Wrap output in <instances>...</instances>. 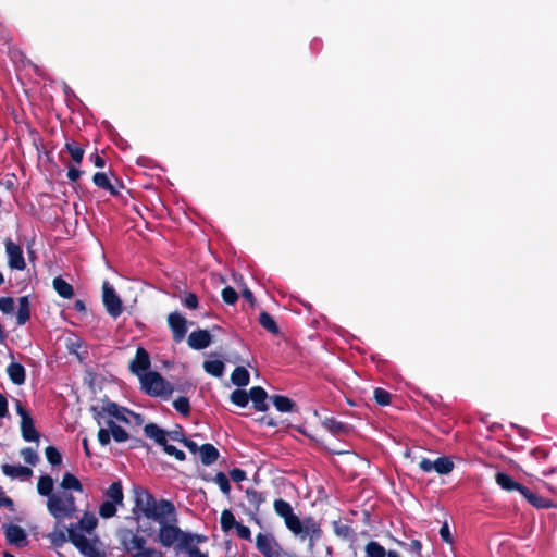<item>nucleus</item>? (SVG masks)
Wrapping results in <instances>:
<instances>
[{
    "label": "nucleus",
    "mask_w": 557,
    "mask_h": 557,
    "mask_svg": "<svg viewBox=\"0 0 557 557\" xmlns=\"http://www.w3.org/2000/svg\"><path fill=\"white\" fill-rule=\"evenodd\" d=\"M133 493L134 507L132 512L137 521L145 518L161 522L164 517H173L174 522H176L175 506L171 500L160 499L158 502L147 488L139 485L134 486Z\"/></svg>",
    "instance_id": "f257e3e1"
},
{
    "label": "nucleus",
    "mask_w": 557,
    "mask_h": 557,
    "mask_svg": "<svg viewBox=\"0 0 557 557\" xmlns=\"http://www.w3.org/2000/svg\"><path fill=\"white\" fill-rule=\"evenodd\" d=\"M141 389L149 396L168 399L174 388L159 372L150 371L139 377Z\"/></svg>",
    "instance_id": "f03ea898"
},
{
    "label": "nucleus",
    "mask_w": 557,
    "mask_h": 557,
    "mask_svg": "<svg viewBox=\"0 0 557 557\" xmlns=\"http://www.w3.org/2000/svg\"><path fill=\"white\" fill-rule=\"evenodd\" d=\"M169 520H173V517H164L161 522H158L160 525L158 533V541L163 547H172L176 554H180V545L185 535V531H183L180 527L174 523H169Z\"/></svg>",
    "instance_id": "7ed1b4c3"
},
{
    "label": "nucleus",
    "mask_w": 557,
    "mask_h": 557,
    "mask_svg": "<svg viewBox=\"0 0 557 557\" xmlns=\"http://www.w3.org/2000/svg\"><path fill=\"white\" fill-rule=\"evenodd\" d=\"M102 301L107 312L114 319L123 312V304L114 288L106 281L102 285Z\"/></svg>",
    "instance_id": "20e7f679"
},
{
    "label": "nucleus",
    "mask_w": 557,
    "mask_h": 557,
    "mask_svg": "<svg viewBox=\"0 0 557 557\" xmlns=\"http://www.w3.org/2000/svg\"><path fill=\"white\" fill-rule=\"evenodd\" d=\"M418 466L425 473L434 471L438 474H448L454 469V462L446 456L438 457L434 461L422 458Z\"/></svg>",
    "instance_id": "39448f33"
},
{
    "label": "nucleus",
    "mask_w": 557,
    "mask_h": 557,
    "mask_svg": "<svg viewBox=\"0 0 557 557\" xmlns=\"http://www.w3.org/2000/svg\"><path fill=\"white\" fill-rule=\"evenodd\" d=\"M256 547L264 557H282V548L270 534L258 533Z\"/></svg>",
    "instance_id": "423d86ee"
},
{
    "label": "nucleus",
    "mask_w": 557,
    "mask_h": 557,
    "mask_svg": "<svg viewBox=\"0 0 557 557\" xmlns=\"http://www.w3.org/2000/svg\"><path fill=\"white\" fill-rule=\"evenodd\" d=\"M5 253L8 257V265L12 270L23 271L26 268V262L23 256V249L18 244H15L12 239L7 238L4 240Z\"/></svg>",
    "instance_id": "0eeeda50"
},
{
    "label": "nucleus",
    "mask_w": 557,
    "mask_h": 557,
    "mask_svg": "<svg viewBox=\"0 0 557 557\" xmlns=\"http://www.w3.org/2000/svg\"><path fill=\"white\" fill-rule=\"evenodd\" d=\"M168 325L172 333V339L175 343L184 341L187 334V320L178 312H171L168 315Z\"/></svg>",
    "instance_id": "6e6552de"
},
{
    "label": "nucleus",
    "mask_w": 557,
    "mask_h": 557,
    "mask_svg": "<svg viewBox=\"0 0 557 557\" xmlns=\"http://www.w3.org/2000/svg\"><path fill=\"white\" fill-rule=\"evenodd\" d=\"M104 411H107L108 416L116 419L120 422H129L126 414H131L136 420L137 424H141L143 422V418L139 413H135L125 407L119 406L116 403L111 400L104 401Z\"/></svg>",
    "instance_id": "1a4fd4ad"
},
{
    "label": "nucleus",
    "mask_w": 557,
    "mask_h": 557,
    "mask_svg": "<svg viewBox=\"0 0 557 557\" xmlns=\"http://www.w3.org/2000/svg\"><path fill=\"white\" fill-rule=\"evenodd\" d=\"M151 366V360L148 351L144 347L136 349L135 357L129 362V370L133 374L141 377L144 373H147Z\"/></svg>",
    "instance_id": "9d476101"
},
{
    "label": "nucleus",
    "mask_w": 557,
    "mask_h": 557,
    "mask_svg": "<svg viewBox=\"0 0 557 557\" xmlns=\"http://www.w3.org/2000/svg\"><path fill=\"white\" fill-rule=\"evenodd\" d=\"M5 540L9 544L16 547H25L27 545V533L17 524H3Z\"/></svg>",
    "instance_id": "9b49d317"
},
{
    "label": "nucleus",
    "mask_w": 557,
    "mask_h": 557,
    "mask_svg": "<svg viewBox=\"0 0 557 557\" xmlns=\"http://www.w3.org/2000/svg\"><path fill=\"white\" fill-rule=\"evenodd\" d=\"M47 507L50 515L58 520L71 518V509L66 508L65 500L61 496L51 495L48 498Z\"/></svg>",
    "instance_id": "f8f14e48"
},
{
    "label": "nucleus",
    "mask_w": 557,
    "mask_h": 557,
    "mask_svg": "<svg viewBox=\"0 0 557 557\" xmlns=\"http://www.w3.org/2000/svg\"><path fill=\"white\" fill-rule=\"evenodd\" d=\"M212 336L207 330L193 331L187 338V344L195 350H202L210 346Z\"/></svg>",
    "instance_id": "ddd939ff"
},
{
    "label": "nucleus",
    "mask_w": 557,
    "mask_h": 557,
    "mask_svg": "<svg viewBox=\"0 0 557 557\" xmlns=\"http://www.w3.org/2000/svg\"><path fill=\"white\" fill-rule=\"evenodd\" d=\"M249 400L252 401V407L257 411H267L269 409V405L267 403L268 393L261 386H253L248 392Z\"/></svg>",
    "instance_id": "4468645a"
},
{
    "label": "nucleus",
    "mask_w": 557,
    "mask_h": 557,
    "mask_svg": "<svg viewBox=\"0 0 557 557\" xmlns=\"http://www.w3.org/2000/svg\"><path fill=\"white\" fill-rule=\"evenodd\" d=\"M521 495L535 508L548 509L555 507V504L552 499L532 492L527 486H524V488L521 491Z\"/></svg>",
    "instance_id": "2eb2a0df"
},
{
    "label": "nucleus",
    "mask_w": 557,
    "mask_h": 557,
    "mask_svg": "<svg viewBox=\"0 0 557 557\" xmlns=\"http://www.w3.org/2000/svg\"><path fill=\"white\" fill-rule=\"evenodd\" d=\"M69 541L83 553L92 544L86 539V536L77 529V524H71L67 528Z\"/></svg>",
    "instance_id": "dca6fc26"
},
{
    "label": "nucleus",
    "mask_w": 557,
    "mask_h": 557,
    "mask_svg": "<svg viewBox=\"0 0 557 557\" xmlns=\"http://www.w3.org/2000/svg\"><path fill=\"white\" fill-rule=\"evenodd\" d=\"M321 423L324 429L336 436L347 435L350 432V426L347 423L338 421L333 417L324 418Z\"/></svg>",
    "instance_id": "f3484780"
},
{
    "label": "nucleus",
    "mask_w": 557,
    "mask_h": 557,
    "mask_svg": "<svg viewBox=\"0 0 557 557\" xmlns=\"http://www.w3.org/2000/svg\"><path fill=\"white\" fill-rule=\"evenodd\" d=\"M496 483L507 492L518 491L521 494V491L524 488V485L516 482L509 474L505 472H497L495 474Z\"/></svg>",
    "instance_id": "a211bd4d"
},
{
    "label": "nucleus",
    "mask_w": 557,
    "mask_h": 557,
    "mask_svg": "<svg viewBox=\"0 0 557 557\" xmlns=\"http://www.w3.org/2000/svg\"><path fill=\"white\" fill-rule=\"evenodd\" d=\"M7 373L11 382L15 385H23L26 381L25 368L18 362H11L7 367Z\"/></svg>",
    "instance_id": "6ab92c4d"
},
{
    "label": "nucleus",
    "mask_w": 557,
    "mask_h": 557,
    "mask_svg": "<svg viewBox=\"0 0 557 557\" xmlns=\"http://www.w3.org/2000/svg\"><path fill=\"white\" fill-rule=\"evenodd\" d=\"M144 433L147 437L153 440L158 445L163 446L166 440V431L156 423H147L144 426Z\"/></svg>",
    "instance_id": "aec40b11"
},
{
    "label": "nucleus",
    "mask_w": 557,
    "mask_h": 557,
    "mask_svg": "<svg viewBox=\"0 0 557 557\" xmlns=\"http://www.w3.org/2000/svg\"><path fill=\"white\" fill-rule=\"evenodd\" d=\"M21 433H22V437L26 442H38L39 441L40 435L34 425L33 418H24V420L21 421Z\"/></svg>",
    "instance_id": "412c9836"
},
{
    "label": "nucleus",
    "mask_w": 557,
    "mask_h": 557,
    "mask_svg": "<svg viewBox=\"0 0 557 557\" xmlns=\"http://www.w3.org/2000/svg\"><path fill=\"white\" fill-rule=\"evenodd\" d=\"M104 496L108 498L107 500L113 502L119 506H123L124 493L121 481L110 484V486L104 491Z\"/></svg>",
    "instance_id": "4be33fe9"
},
{
    "label": "nucleus",
    "mask_w": 557,
    "mask_h": 557,
    "mask_svg": "<svg viewBox=\"0 0 557 557\" xmlns=\"http://www.w3.org/2000/svg\"><path fill=\"white\" fill-rule=\"evenodd\" d=\"M274 407L280 412H293L297 410V405L287 396L283 395H273L270 397Z\"/></svg>",
    "instance_id": "5701e85b"
},
{
    "label": "nucleus",
    "mask_w": 557,
    "mask_h": 557,
    "mask_svg": "<svg viewBox=\"0 0 557 557\" xmlns=\"http://www.w3.org/2000/svg\"><path fill=\"white\" fill-rule=\"evenodd\" d=\"M199 454L200 460L205 466L214 463L220 456L219 450L210 443L201 445Z\"/></svg>",
    "instance_id": "b1692460"
},
{
    "label": "nucleus",
    "mask_w": 557,
    "mask_h": 557,
    "mask_svg": "<svg viewBox=\"0 0 557 557\" xmlns=\"http://www.w3.org/2000/svg\"><path fill=\"white\" fill-rule=\"evenodd\" d=\"M52 286L57 294L64 299H71L74 296L73 286L61 276L53 278Z\"/></svg>",
    "instance_id": "393cba45"
},
{
    "label": "nucleus",
    "mask_w": 557,
    "mask_h": 557,
    "mask_svg": "<svg viewBox=\"0 0 557 557\" xmlns=\"http://www.w3.org/2000/svg\"><path fill=\"white\" fill-rule=\"evenodd\" d=\"M30 319L29 300L27 296L18 298V309L16 313V324L24 325Z\"/></svg>",
    "instance_id": "a878e982"
},
{
    "label": "nucleus",
    "mask_w": 557,
    "mask_h": 557,
    "mask_svg": "<svg viewBox=\"0 0 557 557\" xmlns=\"http://www.w3.org/2000/svg\"><path fill=\"white\" fill-rule=\"evenodd\" d=\"M92 182L97 187L109 191L112 196L120 195L119 190L114 188V185L110 182L108 175L103 172H96L92 176Z\"/></svg>",
    "instance_id": "bb28decb"
},
{
    "label": "nucleus",
    "mask_w": 557,
    "mask_h": 557,
    "mask_svg": "<svg viewBox=\"0 0 557 557\" xmlns=\"http://www.w3.org/2000/svg\"><path fill=\"white\" fill-rule=\"evenodd\" d=\"M1 468L3 473L11 478H27L33 474V470L24 466H11L3 463Z\"/></svg>",
    "instance_id": "cd10ccee"
},
{
    "label": "nucleus",
    "mask_w": 557,
    "mask_h": 557,
    "mask_svg": "<svg viewBox=\"0 0 557 557\" xmlns=\"http://www.w3.org/2000/svg\"><path fill=\"white\" fill-rule=\"evenodd\" d=\"M259 324L272 335H278L280 327L274 318L267 311H261L259 314Z\"/></svg>",
    "instance_id": "c85d7f7f"
},
{
    "label": "nucleus",
    "mask_w": 557,
    "mask_h": 557,
    "mask_svg": "<svg viewBox=\"0 0 557 557\" xmlns=\"http://www.w3.org/2000/svg\"><path fill=\"white\" fill-rule=\"evenodd\" d=\"M231 381L238 387H244L249 384L250 374L245 367H236L231 374Z\"/></svg>",
    "instance_id": "c756f323"
},
{
    "label": "nucleus",
    "mask_w": 557,
    "mask_h": 557,
    "mask_svg": "<svg viewBox=\"0 0 557 557\" xmlns=\"http://www.w3.org/2000/svg\"><path fill=\"white\" fill-rule=\"evenodd\" d=\"M66 151L75 164H81L85 154V149L75 140L66 141L64 145Z\"/></svg>",
    "instance_id": "7c9ffc66"
},
{
    "label": "nucleus",
    "mask_w": 557,
    "mask_h": 557,
    "mask_svg": "<svg viewBox=\"0 0 557 557\" xmlns=\"http://www.w3.org/2000/svg\"><path fill=\"white\" fill-rule=\"evenodd\" d=\"M245 493L249 505L253 508V513H258L261 504L265 502L264 494L252 487L247 488Z\"/></svg>",
    "instance_id": "2f4dec72"
},
{
    "label": "nucleus",
    "mask_w": 557,
    "mask_h": 557,
    "mask_svg": "<svg viewBox=\"0 0 557 557\" xmlns=\"http://www.w3.org/2000/svg\"><path fill=\"white\" fill-rule=\"evenodd\" d=\"M107 426L110 430L111 436L117 443L125 442L129 438L128 433L119 424H116L112 419L106 421Z\"/></svg>",
    "instance_id": "473e14b6"
},
{
    "label": "nucleus",
    "mask_w": 557,
    "mask_h": 557,
    "mask_svg": "<svg viewBox=\"0 0 557 557\" xmlns=\"http://www.w3.org/2000/svg\"><path fill=\"white\" fill-rule=\"evenodd\" d=\"M203 369L208 374L214 377H221L224 373L225 366L221 360H206L203 362Z\"/></svg>",
    "instance_id": "72a5a7b5"
},
{
    "label": "nucleus",
    "mask_w": 557,
    "mask_h": 557,
    "mask_svg": "<svg viewBox=\"0 0 557 557\" xmlns=\"http://www.w3.org/2000/svg\"><path fill=\"white\" fill-rule=\"evenodd\" d=\"M53 479L46 474L41 475L37 483V492L41 496H48V498L53 495Z\"/></svg>",
    "instance_id": "f704fd0d"
},
{
    "label": "nucleus",
    "mask_w": 557,
    "mask_h": 557,
    "mask_svg": "<svg viewBox=\"0 0 557 557\" xmlns=\"http://www.w3.org/2000/svg\"><path fill=\"white\" fill-rule=\"evenodd\" d=\"M61 487L64 490H73L79 493L83 492V485L81 481L70 472L64 473L61 482Z\"/></svg>",
    "instance_id": "c9c22d12"
},
{
    "label": "nucleus",
    "mask_w": 557,
    "mask_h": 557,
    "mask_svg": "<svg viewBox=\"0 0 557 557\" xmlns=\"http://www.w3.org/2000/svg\"><path fill=\"white\" fill-rule=\"evenodd\" d=\"M239 522L236 521L235 516L230 509H224L220 517L221 529L228 532L234 529Z\"/></svg>",
    "instance_id": "e433bc0d"
},
{
    "label": "nucleus",
    "mask_w": 557,
    "mask_h": 557,
    "mask_svg": "<svg viewBox=\"0 0 557 557\" xmlns=\"http://www.w3.org/2000/svg\"><path fill=\"white\" fill-rule=\"evenodd\" d=\"M284 522L287 529L290 530L294 534L298 535L304 533L302 522L294 512L285 517Z\"/></svg>",
    "instance_id": "4c0bfd02"
},
{
    "label": "nucleus",
    "mask_w": 557,
    "mask_h": 557,
    "mask_svg": "<svg viewBox=\"0 0 557 557\" xmlns=\"http://www.w3.org/2000/svg\"><path fill=\"white\" fill-rule=\"evenodd\" d=\"M77 529L84 530L88 533L94 531L98 524L97 518L91 513H85L82 519L78 521Z\"/></svg>",
    "instance_id": "58836bf2"
},
{
    "label": "nucleus",
    "mask_w": 557,
    "mask_h": 557,
    "mask_svg": "<svg viewBox=\"0 0 557 557\" xmlns=\"http://www.w3.org/2000/svg\"><path fill=\"white\" fill-rule=\"evenodd\" d=\"M387 553L385 548L375 541H370L366 545V554L367 557H385L387 556Z\"/></svg>",
    "instance_id": "ea45409f"
},
{
    "label": "nucleus",
    "mask_w": 557,
    "mask_h": 557,
    "mask_svg": "<svg viewBox=\"0 0 557 557\" xmlns=\"http://www.w3.org/2000/svg\"><path fill=\"white\" fill-rule=\"evenodd\" d=\"M231 401L238 407H246L249 403L248 392L245 389L236 388L230 396Z\"/></svg>",
    "instance_id": "a19ab883"
},
{
    "label": "nucleus",
    "mask_w": 557,
    "mask_h": 557,
    "mask_svg": "<svg viewBox=\"0 0 557 557\" xmlns=\"http://www.w3.org/2000/svg\"><path fill=\"white\" fill-rule=\"evenodd\" d=\"M117 506L119 505H116L113 502L104 500L99 507L100 517L103 519H109V518L114 517L117 511V508H116Z\"/></svg>",
    "instance_id": "79ce46f5"
},
{
    "label": "nucleus",
    "mask_w": 557,
    "mask_h": 557,
    "mask_svg": "<svg viewBox=\"0 0 557 557\" xmlns=\"http://www.w3.org/2000/svg\"><path fill=\"white\" fill-rule=\"evenodd\" d=\"M274 510L283 519L294 512L290 504L282 498L274 500Z\"/></svg>",
    "instance_id": "37998d69"
},
{
    "label": "nucleus",
    "mask_w": 557,
    "mask_h": 557,
    "mask_svg": "<svg viewBox=\"0 0 557 557\" xmlns=\"http://www.w3.org/2000/svg\"><path fill=\"white\" fill-rule=\"evenodd\" d=\"M173 407L177 412L184 417H188L190 413L189 399L185 396H180L173 401Z\"/></svg>",
    "instance_id": "c03bdc74"
},
{
    "label": "nucleus",
    "mask_w": 557,
    "mask_h": 557,
    "mask_svg": "<svg viewBox=\"0 0 557 557\" xmlns=\"http://www.w3.org/2000/svg\"><path fill=\"white\" fill-rule=\"evenodd\" d=\"M374 400L380 406H387L391 404L392 394L381 387H376L373 392Z\"/></svg>",
    "instance_id": "a18cd8bd"
},
{
    "label": "nucleus",
    "mask_w": 557,
    "mask_h": 557,
    "mask_svg": "<svg viewBox=\"0 0 557 557\" xmlns=\"http://www.w3.org/2000/svg\"><path fill=\"white\" fill-rule=\"evenodd\" d=\"M45 454H46L47 461L51 466L54 467V466L61 465L62 456H61L60 451L57 449V447L51 446V445L47 446L45 449Z\"/></svg>",
    "instance_id": "49530a36"
},
{
    "label": "nucleus",
    "mask_w": 557,
    "mask_h": 557,
    "mask_svg": "<svg viewBox=\"0 0 557 557\" xmlns=\"http://www.w3.org/2000/svg\"><path fill=\"white\" fill-rule=\"evenodd\" d=\"M206 541H207L206 535L185 532V535L181 543H182V545L197 546L198 544L205 543Z\"/></svg>",
    "instance_id": "de8ad7c7"
},
{
    "label": "nucleus",
    "mask_w": 557,
    "mask_h": 557,
    "mask_svg": "<svg viewBox=\"0 0 557 557\" xmlns=\"http://www.w3.org/2000/svg\"><path fill=\"white\" fill-rule=\"evenodd\" d=\"M333 527L335 534L342 539H348L354 534V530L350 525L344 524L339 521H335Z\"/></svg>",
    "instance_id": "09e8293b"
},
{
    "label": "nucleus",
    "mask_w": 557,
    "mask_h": 557,
    "mask_svg": "<svg viewBox=\"0 0 557 557\" xmlns=\"http://www.w3.org/2000/svg\"><path fill=\"white\" fill-rule=\"evenodd\" d=\"M214 482L219 485L221 492L225 495H228L231 492V484L228 478L224 472H218L214 476Z\"/></svg>",
    "instance_id": "8fccbe9b"
},
{
    "label": "nucleus",
    "mask_w": 557,
    "mask_h": 557,
    "mask_svg": "<svg viewBox=\"0 0 557 557\" xmlns=\"http://www.w3.org/2000/svg\"><path fill=\"white\" fill-rule=\"evenodd\" d=\"M304 532L310 534L311 537H319L321 535V529L312 518L305 520Z\"/></svg>",
    "instance_id": "3c124183"
},
{
    "label": "nucleus",
    "mask_w": 557,
    "mask_h": 557,
    "mask_svg": "<svg viewBox=\"0 0 557 557\" xmlns=\"http://www.w3.org/2000/svg\"><path fill=\"white\" fill-rule=\"evenodd\" d=\"M221 296H222L223 301L226 305H231V306L235 305L236 301L238 300L237 292L233 287H231V286L224 287L222 289Z\"/></svg>",
    "instance_id": "603ef678"
},
{
    "label": "nucleus",
    "mask_w": 557,
    "mask_h": 557,
    "mask_svg": "<svg viewBox=\"0 0 557 557\" xmlns=\"http://www.w3.org/2000/svg\"><path fill=\"white\" fill-rule=\"evenodd\" d=\"M21 456L23 457L24 461L30 466H36L39 461V457L37 453L32 447H25L21 450Z\"/></svg>",
    "instance_id": "864d4df0"
},
{
    "label": "nucleus",
    "mask_w": 557,
    "mask_h": 557,
    "mask_svg": "<svg viewBox=\"0 0 557 557\" xmlns=\"http://www.w3.org/2000/svg\"><path fill=\"white\" fill-rule=\"evenodd\" d=\"M162 447L165 454L175 457L176 460L184 461L186 459L185 453L177 449L174 445L169 444L168 441Z\"/></svg>",
    "instance_id": "5fc2aeb1"
},
{
    "label": "nucleus",
    "mask_w": 557,
    "mask_h": 557,
    "mask_svg": "<svg viewBox=\"0 0 557 557\" xmlns=\"http://www.w3.org/2000/svg\"><path fill=\"white\" fill-rule=\"evenodd\" d=\"M182 304L190 309V310H195L198 308L199 306V299H198V296L195 294V293H188L184 296V298L182 299Z\"/></svg>",
    "instance_id": "6e6d98bb"
},
{
    "label": "nucleus",
    "mask_w": 557,
    "mask_h": 557,
    "mask_svg": "<svg viewBox=\"0 0 557 557\" xmlns=\"http://www.w3.org/2000/svg\"><path fill=\"white\" fill-rule=\"evenodd\" d=\"M185 552L188 557H209L208 554L202 553L197 546L193 545H180V553Z\"/></svg>",
    "instance_id": "4d7b16f0"
},
{
    "label": "nucleus",
    "mask_w": 557,
    "mask_h": 557,
    "mask_svg": "<svg viewBox=\"0 0 557 557\" xmlns=\"http://www.w3.org/2000/svg\"><path fill=\"white\" fill-rule=\"evenodd\" d=\"M0 310L3 313H12L14 310V299L12 297H0Z\"/></svg>",
    "instance_id": "13d9d810"
},
{
    "label": "nucleus",
    "mask_w": 557,
    "mask_h": 557,
    "mask_svg": "<svg viewBox=\"0 0 557 557\" xmlns=\"http://www.w3.org/2000/svg\"><path fill=\"white\" fill-rule=\"evenodd\" d=\"M90 412L92 413V418L95 419L97 424L101 425L102 424V419L107 414V411H104V404L101 407H99V406H91L90 407Z\"/></svg>",
    "instance_id": "bf43d9fd"
},
{
    "label": "nucleus",
    "mask_w": 557,
    "mask_h": 557,
    "mask_svg": "<svg viewBox=\"0 0 557 557\" xmlns=\"http://www.w3.org/2000/svg\"><path fill=\"white\" fill-rule=\"evenodd\" d=\"M234 529H236V533L239 539L251 541V531L248 527L239 522Z\"/></svg>",
    "instance_id": "052dcab7"
},
{
    "label": "nucleus",
    "mask_w": 557,
    "mask_h": 557,
    "mask_svg": "<svg viewBox=\"0 0 557 557\" xmlns=\"http://www.w3.org/2000/svg\"><path fill=\"white\" fill-rule=\"evenodd\" d=\"M440 536L443 540V542H445L447 544H453L454 543V537H453V535L450 533V530H449V527H448L447 522H444V524L441 527V529H440Z\"/></svg>",
    "instance_id": "680f3d73"
},
{
    "label": "nucleus",
    "mask_w": 557,
    "mask_h": 557,
    "mask_svg": "<svg viewBox=\"0 0 557 557\" xmlns=\"http://www.w3.org/2000/svg\"><path fill=\"white\" fill-rule=\"evenodd\" d=\"M98 441L101 446H107L111 441V433L109 428H100L98 431Z\"/></svg>",
    "instance_id": "e2e57ef3"
},
{
    "label": "nucleus",
    "mask_w": 557,
    "mask_h": 557,
    "mask_svg": "<svg viewBox=\"0 0 557 557\" xmlns=\"http://www.w3.org/2000/svg\"><path fill=\"white\" fill-rule=\"evenodd\" d=\"M83 173L84 172L78 170L75 165H72V164L67 165V174H66V176H67V178L71 182L78 181Z\"/></svg>",
    "instance_id": "0e129e2a"
},
{
    "label": "nucleus",
    "mask_w": 557,
    "mask_h": 557,
    "mask_svg": "<svg viewBox=\"0 0 557 557\" xmlns=\"http://www.w3.org/2000/svg\"><path fill=\"white\" fill-rule=\"evenodd\" d=\"M230 476L235 482H242L247 479L246 472L239 468H234L230 471Z\"/></svg>",
    "instance_id": "69168bd1"
},
{
    "label": "nucleus",
    "mask_w": 557,
    "mask_h": 557,
    "mask_svg": "<svg viewBox=\"0 0 557 557\" xmlns=\"http://www.w3.org/2000/svg\"><path fill=\"white\" fill-rule=\"evenodd\" d=\"M408 550L411 553L417 554L418 557H422L421 550H422V543L419 540H412L408 544Z\"/></svg>",
    "instance_id": "338daca9"
},
{
    "label": "nucleus",
    "mask_w": 557,
    "mask_h": 557,
    "mask_svg": "<svg viewBox=\"0 0 557 557\" xmlns=\"http://www.w3.org/2000/svg\"><path fill=\"white\" fill-rule=\"evenodd\" d=\"M85 557H106L103 552L97 549L94 545L88 547L86 550L82 553Z\"/></svg>",
    "instance_id": "774afa93"
}]
</instances>
